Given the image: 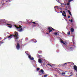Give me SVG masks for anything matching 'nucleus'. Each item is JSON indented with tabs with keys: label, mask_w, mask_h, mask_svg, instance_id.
I'll list each match as a JSON object with an SVG mask.
<instances>
[{
	"label": "nucleus",
	"mask_w": 77,
	"mask_h": 77,
	"mask_svg": "<svg viewBox=\"0 0 77 77\" xmlns=\"http://www.w3.org/2000/svg\"><path fill=\"white\" fill-rule=\"evenodd\" d=\"M15 35H10L9 36H8V35L7 36V37L8 38H10V39H11V38H12L14 37H15L16 36H17V35H18V32H16V31H15L14 32Z\"/></svg>",
	"instance_id": "nucleus-1"
},
{
	"label": "nucleus",
	"mask_w": 77,
	"mask_h": 77,
	"mask_svg": "<svg viewBox=\"0 0 77 77\" xmlns=\"http://www.w3.org/2000/svg\"><path fill=\"white\" fill-rule=\"evenodd\" d=\"M27 54L28 56V57L30 60H34V58H33V57H31V55H29V54Z\"/></svg>",
	"instance_id": "nucleus-2"
},
{
	"label": "nucleus",
	"mask_w": 77,
	"mask_h": 77,
	"mask_svg": "<svg viewBox=\"0 0 77 77\" xmlns=\"http://www.w3.org/2000/svg\"><path fill=\"white\" fill-rule=\"evenodd\" d=\"M20 44L19 43H17V45L16 46V48L17 50H20Z\"/></svg>",
	"instance_id": "nucleus-3"
},
{
	"label": "nucleus",
	"mask_w": 77,
	"mask_h": 77,
	"mask_svg": "<svg viewBox=\"0 0 77 77\" xmlns=\"http://www.w3.org/2000/svg\"><path fill=\"white\" fill-rule=\"evenodd\" d=\"M74 69L76 71V72H77V67L75 65H74L73 66Z\"/></svg>",
	"instance_id": "nucleus-4"
},
{
	"label": "nucleus",
	"mask_w": 77,
	"mask_h": 77,
	"mask_svg": "<svg viewBox=\"0 0 77 77\" xmlns=\"http://www.w3.org/2000/svg\"><path fill=\"white\" fill-rule=\"evenodd\" d=\"M19 27H18L17 26V25H15V27H16V29H20L22 27V26L20 25H19Z\"/></svg>",
	"instance_id": "nucleus-5"
},
{
	"label": "nucleus",
	"mask_w": 77,
	"mask_h": 77,
	"mask_svg": "<svg viewBox=\"0 0 77 77\" xmlns=\"http://www.w3.org/2000/svg\"><path fill=\"white\" fill-rule=\"evenodd\" d=\"M43 72H44V71L42 69H41V70L39 71V74H43Z\"/></svg>",
	"instance_id": "nucleus-6"
},
{
	"label": "nucleus",
	"mask_w": 77,
	"mask_h": 77,
	"mask_svg": "<svg viewBox=\"0 0 77 77\" xmlns=\"http://www.w3.org/2000/svg\"><path fill=\"white\" fill-rule=\"evenodd\" d=\"M19 36H20L18 35L15 36V37H16V40H17V39H18L19 38Z\"/></svg>",
	"instance_id": "nucleus-7"
},
{
	"label": "nucleus",
	"mask_w": 77,
	"mask_h": 77,
	"mask_svg": "<svg viewBox=\"0 0 77 77\" xmlns=\"http://www.w3.org/2000/svg\"><path fill=\"white\" fill-rule=\"evenodd\" d=\"M38 61L39 63H42V60L41 59H38Z\"/></svg>",
	"instance_id": "nucleus-8"
},
{
	"label": "nucleus",
	"mask_w": 77,
	"mask_h": 77,
	"mask_svg": "<svg viewBox=\"0 0 77 77\" xmlns=\"http://www.w3.org/2000/svg\"><path fill=\"white\" fill-rule=\"evenodd\" d=\"M70 30H71V32H72V33H73V32H74V28H71V29Z\"/></svg>",
	"instance_id": "nucleus-9"
},
{
	"label": "nucleus",
	"mask_w": 77,
	"mask_h": 77,
	"mask_svg": "<svg viewBox=\"0 0 77 77\" xmlns=\"http://www.w3.org/2000/svg\"><path fill=\"white\" fill-rule=\"evenodd\" d=\"M61 43H62L63 44H64V45H66V44H65V42H63V41H61Z\"/></svg>",
	"instance_id": "nucleus-10"
},
{
	"label": "nucleus",
	"mask_w": 77,
	"mask_h": 77,
	"mask_svg": "<svg viewBox=\"0 0 77 77\" xmlns=\"http://www.w3.org/2000/svg\"><path fill=\"white\" fill-rule=\"evenodd\" d=\"M68 12L69 13V14L71 15V16H72V14H71V11L69 10H68Z\"/></svg>",
	"instance_id": "nucleus-11"
},
{
	"label": "nucleus",
	"mask_w": 77,
	"mask_h": 77,
	"mask_svg": "<svg viewBox=\"0 0 77 77\" xmlns=\"http://www.w3.org/2000/svg\"><path fill=\"white\" fill-rule=\"evenodd\" d=\"M42 53V51H38V53L39 54H41Z\"/></svg>",
	"instance_id": "nucleus-12"
},
{
	"label": "nucleus",
	"mask_w": 77,
	"mask_h": 77,
	"mask_svg": "<svg viewBox=\"0 0 77 77\" xmlns=\"http://www.w3.org/2000/svg\"><path fill=\"white\" fill-rule=\"evenodd\" d=\"M69 63H70V62L66 63L64 64H63V65H68V64H69Z\"/></svg>",
	"instance_id": "nucleus-13"
},
{
	"label": "nucleus",
	"mask_w": 77,
	"mask_h": 77,
	"mask_svg": "<svg viewBox=\"0 0 77 77\" xmlns=\"http://www.w3.org/2000/svg\"><path fill=\"white\" fill-rule=\"evenodd\" d=\"M61 5H63V6H65V5H66V4L64 3H61Z\"/></svg>",
	"instance_id": "nucleus-14"
},
{
	"label": "nucleus",
	"mask_w": 77,
	"mask_h": 77,
	"mask_svg": "<svg viewBox=\"0 0 77 77\" xmlns=\"http://www.w3.org/2000/svg\"><path fill=\"white\" fill-rule=\"evenodd\" d=\"M33 39V40L34 42H37V41H36V40L34 39Z\"/></svg>",
	"instance_id": "nucleus-15"
},
{
	"label": "nucleus",
	"mask_w": 77,
	"mask_h": 77,
	"mask_svg": "<svg viewBox=\"0 0 77 77\" xmlns=\"http://www.w3.org/2000/svg\"><path fill=\"white\" fill-rule=\"evenodd\" d=\"M52 29V27H49L48 28V30H51V29Z\"/></svg>",
	"instance_id": "nucleus-16"
},
{
	"label": "nucleus",
	"mask_w": 77,
	"mask_h": 77,
	"mask_svg": "<svg viewBox=\"0 0 77 77\" xmlns=\"http://www.w3.org/2000/svg\"><path fill=\"white\" fill-rule=\"evenodd\" d=\"M19 31L20 32H22V31H23V28H21L20 30H19Z\"/></svg>",
	"instance_id": "nucleus-17"
},
{
	"label": "nucleus",
	"mask_w": 77,
	"mask_h": 77,
	"mask_svg": "<svg viewBox=\"0 0 77 77\" xmlns=\"http://www.w3.org/2000/svg\"><path fill=\"white\" fill-rule=\"evenodd\" d=\"M54 35H57V32H55L54 33Z\"/></svg>",
	"instance_id": "nucleus-18"
},
{
	"label": "nucleus",
	"mask_w": 77,
	"mask_h": 77,
	"mask_svg": "<svg viewBox=\"0 0 77 77\" xmlns=\"http://www.w3.org/2000/svg\"><path fill=\"white\" fill-rule=\"evenodd\" d=\"M47 65H49V66H50L51 67H52V66H51V64H50L49 63L47 64Z\"/></svg>",
	"instance_id": "nucleus-19"
},
{
	"label": "nucleus",
	"mask_w": 77,
	"mask_h": 77,
	"mask_svg": "<svg viewBox=\"0 0 77 77\" xmlns=\"http://www.w3.org/2000/svg\"><path fill=\"white\" fill-rule=\"evenodd\" d=\"M66 73L65 72H62L61 73V74L62 75H63V74H66Z\"/></svg>",
	"instance_id": "nucleus-20"
},
{
	"label": "nucleus",
	"mask_w": 77,
	"mask_h": 77,
	"mask_svg": "<svg viewBox=\"0 0 77 77\" xmlns=\"http://www.w3.org/2000/svg\"><path fill=\"white\" fill-rule=\"evenodd\" d=\"M74 0H69L68 1V2H72V1H73Z\"/></svg>",
	"instance_id": "nucleus-21"
},
{
	"label": "nucleus",
	"mask_w": 77,
	"mask_h": 77,
	"mask_svg": "<svg viewBox=\"0 0 77 77\" xmlns=\"http://www.w3.org/2000/svg\"><path fill=\"white\" fill-rule=\"evenodd\" d=\"M67 6H69V2H68L67 4Z\"/></svg>",
	"instance_id": "nucleus-22"
},
{
	"label": "nucleus",
	"mask_w": 77,
	"mask_h": 77,
	"mask_svg": "<svg viewBox=\"0 0 77 77\" xmlns=\"http://www.w3.org/2000/svg\"><path fill=\"white\" fill-rule=\"evenodd\" d=\"M8 27H10V28H12V25H11L10 26H8Z\"/></svg>",
	"instance_id": "nucleus-23"
},
{
	"label": "nucleus",
	"mask_w": 77,
	"mask_h": 77,
	"mask_svg": "<svg viewBox=\"0 0 77 77\" xmlns=\"http://www.w3.org/2000/svg\"><path fill=\"white\" fill-rule=\"evenodd\" d=\"M67 34L68 35H70V32H69V31L67 32Z\"/></svg>",
	"instance_id": "nucleus-24"
},
{
	"label": "nucleus",
	"mask_w": 77,
	"mask_h": 77,
	"mask_svg": "<svg viewBox=\"0 0 77 77\" xmlns=\"http://www.w3.org/2000/svg\"><path fill=\"white\" fill-rule=\"evenodd\" d=\"M32 23L34 24H36V23L34 22H32Z\"/></svg>",
	"instance_id": "nucleus-25"
},
{
	"label": "nucleus",
	"mask_w": 77,
	"mask_h": 77,
	"mask_svg": "<svg viewBox=\"0 0 77 77\" xmlns=\"http://www.w3.org/2000/svg\"><path fill=\"white\" fill-rule=\"evenodd\" d=\"M52 32V29H50L49 31V32Z\"/></svg>",
	"instance_id": "nucleus-26"
},
{
	"label": "nucleus",
	"mask_w": 77,
	"mask_h": 77,
	"mask_svg": "<svg viewBox=\"0 0 77 77\" xmlns=\"http://www.w3.org/2000/svg\"><path fill=\"white\" fill-rule=\"evenodd\" d=\"M39 69H40L39 68H38V67L37 68V71H39Z\"/></svg>",
	"instance_id": "nucleus-27"
},
{
	"label": "nucleus",
	"mask_w": 77,
	"mask_h": 77,
	"mask_svg": "<svg viewBox=\"0 0 77 77\" xmlns=\"http://www.w3.org/2000/svg\"><path fill=\"white\" fill-rule=\"evenodd\" d=\"M69 21H71L72 23V20L71 19V20H69Z\"/></svg>",
	"instance_id": "nucleus-28"
},
{
	"label": "nucleus",
	"mask_w": 77,
	"mask_h": 77,
	"mask_svg": "<svg viewBox=\"0 0 77 77\" xmlns=\"http://www.w3.org/2000/svg\"><path fill=\"white\" fill-rule=\"evenodd\" d=\"M3 42H2V41H0V44H3Z\"/></svg>",
	"instance_id": "nucleus-29"
},
{
	"label": "nucleus",
	"mask_w": 77,
	"mask_h": 77,
	"mask_svg": "<svg viewBox=\"0 0 77 77\" xmlns=\"http://www.w3.org/2000/svg\"><path fill=\"white\" fill-rule=\"evenodd\" d=\"M47 75H44V77H47Z\"/></svg>",
	"instance_id": "nucleus-30"
},
{
	"label": "nucleus",
	"mask_w": 77,
	"mask_h": 77,
	"mask_svg": "<svg viewBox=\"0 0 77 77\" xmlns=\"http://www.w3.org/2000/svg\"><path fill=\"white\" fill-rule=\"evenodd\" d=\"M7 25H8V26H11V24H8V23H6Z\"/></svg>",
	"instance_id": "nucleus-31"
},
{
	"label": "nucleus",
	"mask_w": 77,
	"mask_h": 77,
	"mask_svg": "<svg viewBox=\"0 0 77 77\" xmlns=\"http://www.w3.org/2000/svg\"><path fill=\"white\" fill-rule=\"evenodd\" d=\"M63 13H64L63 14H66V13H65V11H63Z\"/></svg>",
	"instance_id": "nucleus-32"
},
{
	"label": "nucleus",
	"mask_w": 77,
	"mask_h": 77,
	"mask_svg": "<svg viewBox=\"0 0 77 77\" xmlns=\"http://www.w3.org/2000/svg\"><path fill=\"white\" fill-rule=\"evenodd\" d=\"M69 49L70 50H71V49H73V48H72V47H71L69 48Z\"/></svg>",
	"instance_id": "nucleus-33"
},
{
	"label": "nucleus",
	"mask_w": 77,
	"mask_h": 77,
	"mask_svg": "<svg viewBox=\"0 0 77 77\" xmlns=\"http://www.w3.org/2000/svg\"><path fill=\"white\" fill-rule=\"evenodd\" d=\"M68 18H70V16L69 15L68 16Z\"/></svg>",
	"instance_id": "nucleus-34"
},
{
	"label": "nucleus",
	"mask_w": 77,
	"mask_h": 77,
	"mask_svg": "<svg viewBox=\"0 0 77 77\" xmlns=\"http://www.w3.org/2000/svg\"><path fill=\"white\" fill-rule=\"evenodd\" d=\"M54 8H58V7L57 6H55Z\"/></svg>",
	"instance_id": "nucleus-35"
},
{
	"label": "nucleus",
	"mask_w": 77,
	"mask_h": 77,
	"mask_svg": "<svg viewBox=\"0 0 77 77\" xmlns=\"http://www.w3.org/2000/svg\"><path fill=\"white\" fill-rule=\"evenodd\" d=\"M64 14L63 13H62V15H63V16H64Z\"/></svg>",
	"instance_id": "nucleus-36"
},
{
	"label": "nucleus",
	"mask_w": 77,
	"mask_h": 77,
	"mask_svg": "<svg viewBox=\"0 0 77 77\" xmlns=\"http://www.w3.org/2000/svg\"><path fill=\"white\" fill-rule=\"evenodd\" d=\"M64 17H66V14H65L64 15Z\"/></svg>",
	"instance_id": "nucleus-37"
},
{
	"label": "nucleus",
	"mask_w": 77,
	"mask_h": 77,
	"mask_svg": "<svg viewBox=\"0 0 77 77\" xmlns=\"http://www.w3.org/2000/svg\"><path fill=\"white\" fill-rule=\"evenodd\" d=\"M61 7H62V8H63V7H64V6H63V5H61Z\"/></svg>",
	"instance_id": "nucleus-38"
},
{
	"label": "nucleus",
	"mask_w": 77,
	"mask_h": 77,
	"mask_svg": "<svg viewBox=\"0 0 77 77\" xmlns=\"http://www.w3.org/2000/svg\"><path fill=\"white\" fill-rule=\"evenodd\" d=\"M59 9H60V10H61V9H62V8H59Z\"/></svg>",
	"instance_id": "nucleus-39"
},
{
	"label": "nucleus",
	"mask_w": 77,
	"mask_h": 77,
	"mask_svg": "<svg viewBox=\"0 0 77 77\" xmlns=\"http://www.w3.org/2000/svg\"><path fill=\"white\" fill-rule=\"evenodd\" d=\"M65 11H67V8H65Z\"/></svg>",
	"instance_id": "nucleus-40"
},
{
	"label": "nucleus",
	"mask_w": 77,
	"mask_h": 77,
	"mask_svg": "<svg viewBox=\"0 0 77 77\" xmlns=\"http://www.w3.org/2000/svg\"><path fill=\"white\" fill-rule=\"evenodd\" d=\"M33 26H34V27H35V26L36 27V26L35 25H33Z\"/></svg>",
	"instance_id": "nucleus-41"
},
{
	"label": "nucleus",
	"mask_w": 77,
	"mask_h": 77,
	"mask_svg": "<svg viewBox=\"0 0 77 77\" xmlns=\"http://www.w3.org/2000/svg\"><path fill=\"white\" fill-rule=\"evenodd\" d=\"M52 30H54V29H53V28H52Z\"/></svg>",
	"instance_id": "nucleus-42"
},
{
	"label": "nucleus",
	"mask_w": 77,
	"mask_h": 77,
	"mask_svg": "<svg viewBox=\"0 0 77 77\" xmlns=\"http://www.w3.org/2000/svg\"><path fill=\"white\" fill-rule=\"evenodd\" d=\"M73 44H75V43H74V42H73Z\"/></svg>",
	"instance_id": "nucleus-43"
},
{
	"label": "nucleus",
	"mask_w": 77,
	"mask_h": 77,
	"mask_svg": "<svg viewBox=\"0 0 77 77\" xmlns=\"http://www.w3.org/2000/svg\"><path fill=\"white\" fill-rule=\"evenodd\" d=\"M60 13H62H62H62V11H60Z\"/></svg>",
	"instance_id": "nucleus-44"
},
{
	"label": "nucleus",
	"mask_w": 77,
	"mask_h": 77,
	"mask_svg": "<svg viewBox=\"0 0 77 77\" xmlns=\"http://www.w3.org/2000/svg\"><path fill=\"white\" fill-rule=\"evenodd\" d=\"M57 2H59V0H56Z\"/></svg>",
	"instance_id": "nucleus-45"
},
{
	"label": "nucleus",
	"mask_w": 77,
	"mask_h": 77,
	"mask_svg": "<svg viewBox=\"0 0 77 77\" xmlns=\"http://www.w3.org/2000/svg\"><path fill=\"white\" fill-rule=\"evenodd\" d=\"M65 8H67V6L65 7Z\"/></svg>",
	"instance_id": "nucleus-46"
},
{
	"label": "nucleus",
	"mask_w": 77,
	"mask_h": 77,
	"mask_svg": "<svg viewBox=\"0 0 77 77\" xmlns=\"http://www.w3.org/2000/svg\"><path fill=\"white\" fill-rule=\"evenodd\" d=\"M69 77H71V75L69 76Z\"/></svg>",
	"instance_id": "nucleus-47"
},
{
	"label": "nucleus",
	"mask_w": 77,
	"mask_h": 77,
	"mask_svg": "<svg viewBox=\"0 0 77 77\" xmlns=\"http://www.w3.org/2000/svg\"><path fill=\"white\" fill-rule=\"evenodd\" d=\"M8 1H10V0H8Z\"/></svg>",
	"instance_id": "nucleus-48"
},
{
	"label": "nucleus",
	"mask_w": 77,
	"mask_h": 77,
	"mask_svg": "<svg viewBox=\"0 0 77 77\" xmlns=\"http://www.w3.org/2000/svg\"><path fill=\"white\" fill-rule=\"evenodd\" d=\"M57 9H59V8H57Z\"/></svg>",
	"instance_id": "nucleus-49"
},
{
	"label": "nucleus",
	"mask_w": 77,
	"mask_h": 77,
	"mask_svg": "<svg viewBox=\"0 0 77 77\" xmlns=\"http://www.w3.org/2000/svg\"><path fill=\"white\" fill-rule=\"evenodd\" d=\"M46 33H47V34H48V33H47V32Z\"/></svg>",
	"instance_id": "nucleus-50"
}]
</instances>
